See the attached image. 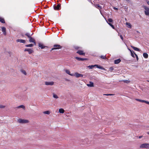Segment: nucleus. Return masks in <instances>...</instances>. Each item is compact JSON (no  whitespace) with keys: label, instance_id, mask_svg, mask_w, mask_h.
Segmentation results:
<instances>
[{"label":"nucleus","instance_id":"34","mask_svg":"<svg viewBox=\"0 0 149 149\" xmlns=\"http://www.w3.org/2000/svg\"><path fill=\"white\" fill-rule=\"evenodd\" d=\"M94 67V65H89L88 66V68L89 69H92Z\"/></svg>","mask_w":149,"mask_h":149},{"label":"nucleus","instance_id":"19","mask_svg":"<svg viewBox=\"0 0 149 149\" xmlns=\"http://www.w3.org/2000/svg\"><path fill=\"white\" fill-rule=\"evenodd\" d=\"M143 57L145 58H147L148 57V55L146 53H143Z\"/></svg>","mask_w":149,"mask_h":149},{"label":"nucleus","instance_id":"18","mask_svg":"<svg viewBox=\"0 0 149 149\" xmlns=\"http://www.w3.org/2000/svg\"><path fill=\"white\" fill-rule=\"evenodd\" d=\"M89 84H88L87 86L88 87H92L94 86L93 83L92 82H90Z\"/></svg>","mask_w":149,"mask_h":149},{"label":"nucleus","instance_id":"6","mask_svg":"<svg viewBox=\"0 0 149 149\" xmlns=\"http://www.w3.org/2000/svg\"><path fill=\"white\" fill-rule=\"evenodd\" d=\"M61 4H58L57 6H54V8L55 10H59L60 9Z\"/></svg>","mask_w":149,"mask_h":149},{"label":"nucleus","instance_id":"30","mask_svg":"<svg viewBox=\"0 0 149 149\" xmlns=\"http://www.w3.org/2000/svg\"><path fill=\"white\" fill-rule=\"evenodd\" d=\"M43 113L47 114H49L50 113V112L49 111H45L43 112Z\"/></svg>","mask_w":149,"mask_h":149},{"label":"nucleus","instance_id":"25","mask_svg":"<svg viewBox=\"0 0 149 149\" xmlns=\"http://www.w3.org/2000/svg\"><path fill=\"white\" fill-rule=\"evenodd\" d=\"M126 25L129 28H131L132 26L130 23L129 22H126Z\"/></svg>","mask_w":149,"mask_h":149},{"label":"nucleus","instance_id":"15","mask_svg":"<svg viewBox=\"0 0 149 149\" xmlns=\"http://www.w3.org/2000/svg\"><path fill=\"white\" fill-rule=\"evenodd\" d=\"M121 60L119 58L117 60H116L114 61V63L115 64H118L119 63Z\"/></svg>","mask_w":149,"mask_h":149},{"label":"nucleus","instance_id":"12","mask_svg":"<svg viewBox=\"0 0 149 149\" xmlns=\"http://www.w3.org/2000/svg\"><path fill=\"white\" fill-rule=\"evenodd\" d=\"M77 53L80 55H84L85 54L81 50H78Z\"/></svg>","mask_w":149,"mask_h":149},{"label":"nucleus","instance_id":"40","mask_svg":"<svg viewBox=\"0 0 149 149\" xmlns=\"http://www.w3.org/2000/svg\"><path fill=\"white\" fill-rule=\"evenodd\" d=\"M104 95L108 96V95H113V94H104Z\"/></svg>","mask_w":149,"mask_h":149},{"label":"nucleus","instance_id":"21","mask_svg":"<svg viewBox=\"0 0 149 149\" xmlns=\"http://www.w3.org/2000/svg\"><path fill=\"white\" fill-rule=\"evenodd\" d=\"M95 7L97 8H100V9H102V6L98 4L95 5Z\"/></svg>","mask_w":149,"mask_h":149},{"label":"nucleus","instance_id":"5","mask_svg":"<svg viewBox=\"0 0 149 149\" xmlns=\"http://www.w3.org/2000/svg\"><path fill=\"white\" fill-rule=\"evenodd\" d=\"M74 74V76H75V77L77 78L79 77H83V74H79L77 72H75Z\"/></svg>","mask_w":149,"mask_h":149},{"label":"nucleus","instance_id":"17","mask_svg":"<svg viewBox=\"0 0 149 149\" xmlns=\"http://www.w3.org/2000/svg\"><path fill=\"white\" fill-rule=\"evenodd\" d=\"M38 46L39 47H40L41 49H44L45 47H46L45 46H44L43 44L41 43H39L38 44Z\"/></svg>","mask_w":149,"mask_h":149},{"label":"nucleus","instance_id":"32","mask_svg":"<svg viewBox=\"0 0 149 149\" xmlns=\"http://www.w3.org/2000/svg\"><path fill=\"white\" fill-rule=\"evenodd\" d=\"M107 22H109L110 23V22H113V20L112 19L109 18L107 20Z\"/></svg>","mask_w":149,"mask_h":149},{"label":"nucleus","instance_id":"20","mask_svg":"<svg viewBox=\"0 0 149 149\" xmlns=\"http://www.w3.org/2000/svg\"><path fill=\"white\" fill-rule=\"evenodd\" d=\"M94 67H96V68H99V69H103V68H102V66H101L100 65H95Z\"/></svg>","mask_w":149,"mask_h":149},{"label":"nucleus","instance_id":"31","mask_svg":"<svg viewBox=\"0 0 149 149\" xmlns=\"http://www.w3.org/2000/svg\"><path fill=\"white\" fill-rule=\"evenodd\" d=\"M33 46V45L32 44H30L28 45H25V46L26 47H32Z\"/></svg>","mask_w":149,"mask_h":149},{"label":"nucleus","instance_id":"35","mask_svg":"<svg viewBox=\"0 0 149 149\" xmlns=\"http://www.w3.org/2000/svg\"><path fill=\"white\" fill-rule=\"evenodd\" d=\"M100 57V58H102V59H105L106 58L105 56L102 55V56H101Z\"/></svg>","mask_w":149,"mask_h":149},{"label":"nucleus","instance_id":"39","mask_svg":"<svg viewBox=\"0 0 149 149\" xmlns=\"http://www.w3.org/2000/svg\"><path fill=\"white\" fill-rule=\"evenodd\" d=\"M134 54H135V56H136V59H137V60H138V59H139V58H138V56L136 54H135V53H134Z\"/></svg>","mask_w":149,"mask_h":149},{"label":"nucleus","instance_id":"29","mask_svg":"<svg viewBox=\"0 0 149 149\" xmlns=\"http://www.w3.org/2000/svg\"><path fill=\"white\" fill-rule=\"evenodd\" d=\"M107 23H108V24L113 29H115V27L111 23H109L108 22H107Z\"/></svg>","mask_w":149,"mask_h":149},{"label":"nucleus","instance_id":"4","mask_svg":"<svg viewBox=\"0 0 149 149\" xmlns=\"http://www.w3.org/2000/svg\"><path fill=\"white\" fill-rule=\"evenodd\" d=\"M54 47L52 48L51 50L54 49H59L61 48L62 47L60 45H54Z\"/></svg>","mask_w":149,"mask_h":149},{"label":"nucleus","instance_id":"36","mask_svg":"<svg viewBox=\"0 0 149 149\" xmlns=\"http://www.w3.org/2000/svg\"><path fill=\"white\" fill-rule=\"evenodd\" d=\"M25 35L27 36L29 38L31 37L30 34L29 33H26L25 34Z\"/></svg>","mask_w":149,"mask_h":149},{"label":"nucleus","instance_id":"45","mask_svg":"<svg viewBox=\"0 0 149 149\" xmlns=\"http://www.w3.org/2000/svg\"><path fill=\"white\" fill-rule=\"evenodd\" d=\"M147 3V4H148V5H149V1H148Z\"/></svg>","mask_w":149,"mask_h":149},{"label":"nucleus","instance_id":"2","mask_svg":"<svg viewBox=\"0 0 149 149\" xmlns=\"http://www.w3.org/2000/svg\"><path fill=\"white\" fill-rule=\"evenodd\" d=\"M143 8L145 10V14L146 15L149 16V8L146 6H143Z\"/></svg>","mask_w":149,"mask_h":149},{"label":"nucleus","instance_id":"43","mask_svg":"<svg viewBox=\"0 0 149 149\" xmlns=\"http://www.w3.org/2000/svg\"><path fill=\"white\" fill-rule=\"evenodd\" d=\"M110 70H113V68L112 67H111L110 68Z\"/></svg>","mask_w":149,"mask_h":149},{"label":"nucleus","instance_id":"16","mask_svg":"<svg viewBox=\"0 0 149 149\" xmlns=\"http://www.w3.org/2000/svg\"><path fill=\"white\" fill-rule=\"evenodd\" d=\"M131 47L134 50L139 52L140 51V50L139 48L137 47H135L132 46H131Z\"/></svg>","mask_w":149,"mask_h":149},{"label":"nucleus","instance_id":"49","mask_svg":"<svg viewBox=\"0 0 149 149\" xmlns=\"http://www.w3.org/2000/svg\"><path fill=\"white\" fill-rule=\"evenodd\" d=\"M126 0V1H129V0Z\"/></svg>","mask_w":149,"mask_h":149},{"label":"nucleus","instance_id":"1","mask_svg":"<svg viewBox=\"0 0 149 149\" xmlns=\"http://www.w3.org/2000/svg\"><path fill=\"white\" fill-rule=\"evenodd\" d=\"M140 148H141L149 149V143H143L140 146Z\"/></svg>","mask_w":149,"mask_h":149},{"label":"nucleus","instance_id":"13","mask_svg":"<svg viewBox=\"0 0 149 149\" xmlns=\"http://www.w3.org/2000/svg\"><path fill=\"white\" fill-rule=\"evenodd\" d=\"M16 42H20V43H25V40H24L18 39L16 40Z\"/></svg>","mask_w":149,"mask_h":149},{"label":"nucleus","instance_id":"47","mask_svg":"<svg viewBox=\"0 0 149 149\" xmlns=\"http://www.w3.org/2000/svg\"><path fill=\"white\" fill-rule=\"evenodd\" d=\"M142 137V136H139V138H141V137Z\"/></svg>","mask_w":149,"mask_h":149},{"label":"nucleus","instance_id":"46","mask_svg":"<svg viewBox=\"0 0 149 149\" xmlns=\"http://www.w3.org/2000/svg\"><path fill=\"white\" fill-rule=\"evenodd\" d=\"M8 53L9 54H10V52H8Z\"/></svg>","mask_w":149,"mask_h":149},{"label":"nucleus","instance_id":"37","mask_svg":"<svg viewBox=\"0 0 149 149\" xmlns=\"http://www.w3.org/2000/svg\"><path fill=\"white\" fill-rule=\"evenodd\" d=\"M5 107V106L2 105L0 104V108H3Z\"/></svg>","mask_w":149,"mask_h":149},{"label":"nucleus","instance_id":"7","mask_svg":"<svg viewBox=\"0 0 149 149\" xmlns=\"http://www.w3.org/2000/svg\"><path fill=\"white\" fill-rule=\"evenodd\" d=\"M1 29H2V31L3 32V35L6 36V28L4 27H2L1 28Z\"/></svg>","mask_w":149,"mask_h":149},{"label":"nucleus","instance_id":"26","mask_svg":"<svg viewBox=\"0 0 149 149\" xmlns=\"http://www.w3.org/2000/svg\"><path fill=\"white\" fill-rule=\"evenodd\" d=\"M136 100L137 101H139V102H146V101H145V100H140V99H136Z\"/></svg>","mask_w":149,"mask_h":149},{"label":"nucleus","instance_id":"33","mask_svg":"<svg viewBox=\"0 0 149 149\" xmlns=\"http://www.w3.org/2000/svg\"><path fill=\"white\" fill-rule=\"evenodd\" d=\"M53 97L54 98H56V99H57L58 98V97L57 96V95H56L54 93H53Z\"/></svg>","mask_w":149,"mask_h":149},{"label":"nucleus","instance_id":"9","mask_svg":"<svg viewBox=\"0 0 149 149\" xmlns=\"http://www.w3.org/2000/svg\"><path fill=\"white\" fill-rule=\"evenodd\" d=\"M24 51H27L29 54H31L33 52V50L30 49H26L24 50Z\"/></svg>","mask_w":149,"mask_h":149},{"label":"nucleus","instance_id":"22","mask_svg":"<svg viewBox=\"0 0 149 149\" xmlns=\"http://www.w3.org/2000/svg\"><path fill=\"white\" fill-rule=\"evenodd\" d=\"M22 108L23 109H24L25 107L24 105H22L16 107V108H15V109L19 108Z\"/></svg>","mask_w":149,"mask_h":149},{"label":"nucleus","instance_id":"8","mask_svg":"<svg viewBox=\"0 0 149 149\" xmlns=\"http://www.w3.org/2000/svg\"><path fill=\"white\" fill-rule=\"evenodd\" d=\"M65 71L67 74H69V75L72 76H74V74H70V72L69 70L66 69L65 70Z\"/></svg>","mask_w":149,"mask_h":149},{"label":"nucleus","instance_id":"38","mask_svg":"<svg viewBox=\"0 0 149 149\" xmlns=\"http://www.w3.org/2000/svg\"><path fill=\"white\" fill-rule=\"evenodd\" d=\"M123 81L125 83H127L130 82L128 80H124Z\"/></svg>","mask_w":149,"mask_h":149},{"label":"nucleus","instance_id":"50","mask_svg":"<svg viewBox=\"0 0 149 149\" xmlns=\"http://www.w3.org/2000/svg\"><path fill=\"white\" fill-rule=\"evenodd\" d=\"M100 13H101V14H102V13H101V11H100Z\"/></svg>","mask_w":149,"mask_h":149},{"label":"nucleus","instance_id":"48","mask_svg":"<svg viewBox=\"0 0 149 149\" xmlns=\"http://www.w3.org/2000/svg\"><path fill=\"white\" fill-rule=\"evenodd\" d=\"M147 134H149V132H147Z\"/></svg>","mask_w":149,"mask_h":149},{"label":"nucleus","instance_id":"23","mask_svg":"<svg viewBox=\"0 0 149 149\" xmlns=\"http://www.w3.org/2000/svg\"><path fill=\"white\" fill-rule=\"evenodd\" d=\"M59 112L60 113H63L64 112V110L63 109H59Z\"/></svg>","mask_w":149,"mask_h":149},{"label":"nucleus","instance_id":"11","mask_svg":"<svg viewBox=\"0 0 149 149\" xmlns=\"http://www.w3.org/2000/svg\"><path fill=\"white\" fill-rule=\"evenodd\" d=\"M76 58L79 61H83L85 60H87V59L86 58H82L78 57H76Z\"/></svg>","mask_w":149,"mask_h":149},{"label":"nucleus","instance_id":"44","mask_svg":"<svg viewBox=\"0 0 149 149\" xmlns=\"http://www.w3.org/2000/svg\"><path fill=\"white\" fill-rule=\"evenodd\" d=\"M113 9L115 10H118V8L115 7H114Z\"/></svg>","mask_w":149,"mask_h":149},{"label":"nucleus","instance_id":"3","mask_svg":"<svg viewBox=\"0 0 149 149\" xmlns=\"http://www.w3.org/2000/svg\"><path fill=\"white\" fill-rule=\"evenodd\" d=\"M17 122L23 124L27 123L29 121L27 120L19 119L18 120Z\"/></svg>","mask_w":149,"mask_h":149},{"label":"nucleus","instance_id":"24","mask_svg":"<svg viewBox=\"0 0 149 149\" xmlns=\"http://www.w3.org/2000/svg\"><path fill=\"white\" fill-rule=\"evenodd\" d=\"M0 22H1L2 23H4L5 21L3 18L0 17Z\"/></svg>","mask_w":149,"mask_h":149},{"label":"nucleus","instance_id":"42","mask_svg":"<svg viewBox=\"0 0 149 149\" xmlns=\"http://www.w3.org/2000/svg\"><path fill=\"white\" fill-rule=\"evenodd\" d=\"M145 103L148 104H149V102L146 101V102H145Z\"/></svg>","mask_w":149,"mask_h":149},{"label":"nucleus","instance_id":"14","mask_svg":"<svg viewBox=\"0 0 149 149\" xmlns=\"http://www.w3.org/2000/svg\"><path fill=\"white\" fill-rule=\"evenodd\" d=\"M29 38V42H33L34 43L35 45H36V42L35 41L34 39L33 38H32L31 37H30V38Z\"/></svg>","mask_w":149,"mask_h":149},{"label":"nucleus","instance_id":"41","mask_svg":"<svg viewBox=\"0 0 149 149\" xmlns=\"http://www.w3.org/2000/svg\"><path fill=\"white\" fill-rule=\"evenodd\" d=\"M120 38L122 40H123V36H122L121 35H120Z\"/></svg>","mask_w":149,"mask_h":149},{"label":"nucleus","instance_id":"10","mask_svg":"<svg viewBox=\"0 0 149 149\" xmlns=\"http://www.w3.org/2000/svg\"><path fill=\"white\" fill-rule=\"evenodd\" d=\"M54 82H45V84L46 85H52L54 84Z\"/></svg>","mask_w":149,"mask_h":149},{"label":"nucleus","instance_id":"27","mask_svg":"<svg viewBox=\"0 0 149 149\" xmlns=\"http://www.w3.org/2000/svg\"><path fill=\"white\" fill-rule=\"evenodd\" d=\"M130 50V52H131V55L134 58V54L133 53H134V52H133V51H132L130 49H129Z\"/></svg>","mask_w":149,"mask_h":149},{"label":"nucleus","instance_id":"28","mask_svg":"<svg viewBox=\"0 0 149 149\" xmlns=\"http://www.w3.org/2000/svg\"><path fill=\"white\" fill-rule=\"evenodd\" d=\"M20 71L21 72L22 74H24V75H26V73L24 70L22 69V70H21Z\"/></svg>","mask_w":149,"mask_h":149}]
</instances>
